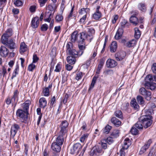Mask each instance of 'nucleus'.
<instances>
[{"label": "nucleus", "mask_w": 156, "mask_h": 156, "mask_svg": "<svg viewBox=\"0 0 156 156\" xmlns=\"http://www.w3.org/2000/svg\"><path fill=\"white\" fill-rule=\"evenodd\" d=\"M144 111L146 115L141 116L140 119L145 128L150 126L152 123L151 115L153 114V110L151 109L147 110H144Z\"/></svg>", "instance_id": "1"}, {"label": "nucleus", "mask_w": 156, "mask_h": 156, "mask_svg": "<svg viewBox=\"0 0 156 156\" xmlns=\"http://www.w3.org/2000/svg\"><path fill=\"white\" fill-rule=\"evenodd\" d=\"M87 31H84L80 33L79 35L80 41V42H83V40L85 41H87L89 42H90L93 38V35L94 34L95 30L94 28L91 27H88L87 29Z\"/></svg>", "instance_id": "2"}, {"label": "nucleus", "mask_w": 156, "mask_h": 156, "mask_svg": "<svg viewBox=\"0 0 156 156\" xmlns=\"http://www.w3.org/2000/svg\"><path fill=\"white\" fill-rule=\"evenodd\" d=\"M2 43L10 50H14L16 48L17 44L16 40L13 38L4 40L1 41Z\"/></svg>", "instance_id": "3"}, {"label": "nucleus", "mask_w": 156, "mask_h": 156, "mask_svg": "<svg viewBox=\"0 0 156 156\" xmlns=\"http://www.w3.org/2000/svg\"><path fill=\"white\" fill-rule=\"evenodd\" d=\"M73 44L71 42H69L66 45L67 52L73 57H78L79 56V52L72 47Z\"/></svg>", "instance_id": "4"}, {"label": "nucleus", "mask_w": 156, "mask_h": 156, "mask_svg": "<svg viewBox=\"0 0 156 156\" xmlns=\"http://www.w3.org/2000/svg\"><path fill=\"white\" fill-rule=\"evenodd\" d=\"M29 114L28 111H25L21 109H18L16 112V115L19 119L26 120L28 118Z\"/></svg>", "instance_id": "5"}, {"label": "nucleus", "mask_w": 156, "mask_h": 156, "mask_svg": "<svg viewBox=\"0 0 156 156\" xmlns=\"http://www.w3.org/2000/svg\"><path fill=\"white\" fill-rule=\"evenodd\" d=\"M130 144L129 139L126 138L124 140V144L122 146V148L120 150V156H125V152H124V150L127 149Z\"/></svg>", "instance_id": "6"}, {"label": "nucleus", "mask_w": 156, "mask_h": 156, "mask_svg": "<svg viewBox=\"0 0 156 156\" xmlns=\"http://www.w3.org/2000/svg\"><path fill=\"white\" fill-rule=\"evenodd\" d=\"M80 33L77 34L76 31H74L71 34L70 41L72 42H75L76 41H77L78 42L79 44H85L84 40H83V42H80V39L79 35Z\"/></svg>", "instance_id": "7"}, {"label": "nucleus", "mask_w": 156, "mask_h": 156, "mask_svg": "<svg viewBox=\"0 0 156 156\" xmlns=\"http://www.w3.org/2000/svg\"><path fill=\"white\" fill-rule=\"evenodd\" d=\"M104 152L102 149L98 146L94 147L90 152V155L91 156H98L102 154Z\"/></svg>", "instance_id": "8"}, {"label": "nucleus", "mask_w": 156, "mask_h": 156, "mask_svg": "<svg viewBox=\"0 0 156 156\" xmlns=\"http://www.w3.org/2000/svg\"><path fill=\"white\" fill-rule=\"evenodd\" d=\"M13 34L12 29H7L2 35L1 38V41L8 39V38L11 36Z\"/></svg>", "instance_id": "9"}, {"label": "nucleus", "mask_w": 156, "mask_h": 156, "mask_svg": "<svg viewBox=\"0 0 156 156\" xmlns=\"http://www.w3.org/2000/svg\"><path fill=\"white\" fill-rule=\"evenodd\" d=\"M66 136L67 134L62 133H60L59 132L58 136L54 142L62 146L64 142V138L65 137H66Z\"/></svg>", "instance_id": "10"}, {"label": "nucleus", "mask_w": 156, "mask_h": 156, "mask_svg": "<svg viewBox=\"0 0 156 156\" xmlns=\"http://www.w3.org/2000/svg\"><path fill=\"white\" fill-rule=\"evenodd\" d=\"M20 128L19 125L16 124L14 123L11 126L10 133L11 136L12 138L14 137Z\"/></svg>", "instance_id": "11"}, {"label": "nucleus", "mask_w": 156, "mask_h": 156, "mask_svg": "<svg viewBox=\"0 0 156 156\" xmlns=\"http://www.w3.org/2000/svg\"><path fill=\"white\" fill-rule=\"evenodd\" d=\"M82 147V146L79 143L74 144L73 147L70 149V153L72 154L76 153H78L79 150Z\"/></svg>", "instance_id": "12"}, {"label": "nucleus", "mask_w": 156, "mask_h": 156, "mask_svg": "<svg viewBox=\"0 0 156 156\" xmlns=\"http://www.w3.org/2000/svg\"><path fill=\"white\" fill-rule=\"evenodd\" d=\"M69 124L66 121H64L62 122V126L61 127V129L59 132L67 134V128Z\"/></svg>", "instance_id": "13"}, {"label": "nucleus", "mask_w": 156, "mask_h": 156, "mask_svg": "<svg viewBox=\"0 0 156 156\" xmlns=\"http://www.w3.org/2000/svg\"><path fill=\"white\" fill-rule=\"evenodd\" d=\"M18 90H16L14 92L13 96L11 98L12 105L14 108L15 107L18 101Z\"/></svg>", "instance_id": "14"}, {"label": "nucleus", "mask_w": 156, "mask_h": 156, "mask_svg": "<svg viewBox=\"0 0 156 156\" xmlns=\"http://www.w3.org/2000/svg\"><path fill=\"white\" fill-rule=\"evenodd\" d=\"M9 53V50L5 47L1 46L0 48V55L3 57H6Z\"/></svg>", "instance_id": "15"}, {"label": "nucleus", "mask_w": 156, "mask_h": 156, "mask_svg": "<svg viewBox=\"0 0 156 156\" xmlns=\"http://www.w3.org/2000/svg\"><path fill=\"white\" fill-rule=\"evenodd\" d=\"M61 146L54 142L51 144V148L52 151L55 152H59L61 149Z\"/></svg>", "instance_id": "16"}, {"label": "nucleus", "mask_w": 156, "mask_h": 156, "mask_svg": "<svg viewBox=\"0 0 156 156\" xmlns=\"http://www.w3.org/2000/svg\"><path fill=\"white\" fill-rule=\"evenodd\" d=\"M151 142V139L149 140L147 144H146L141 147L139 152V154H143L146 151V150L149 148Z\"/></svg>", "instance_id": "17"}, {"label": "nucleus", "mask_w": 156, "mask_h": 156, "mask_svg": "<svg viewBox=\"0 0 156 156\" xmlns=\"http://www.w3.org/2000/svg\"><path fill=\"white\" fill-rule=\"evenodd\" d=\"M117 64L116 62L114 60L109 58L106 61V65L108 67L113 68L115 67Z\"/></svg>", "instance_id": "18"}, {"label": "nucleus", "mask_w": 156, "mask_h": 156, "mask_svg": "<svg viewBox=\"0 0 156 156\" xmlns=\"http://www.w3.org/2000/svg\"><path fill=\"white\" fill-rule=\"evenodd\" d=\"M39 22V18L37 17H35L33 18L31 22V27L34 28L37 27Z\"/></svg>", "instance_id": "19"}, {"label": "nucleus", "mask_w": 156, "mask_h": 156, "mask_svg": "<svg viewBox=\"0 0 156 156\" xmlns=\"http://www.w3.org/2000/svg\"><path fill=\"white\" fill-rule=\"evenodd\" d=\"M130 105L133 109L136 111H138L139 110L140 106L137 104L135 98H133L130 102Z\"/></svg>", "instance_id": "20"}, {"label": "nucleus", "mask_w": 156, "mask_h": 156, "mask_svg": "<svg viewBox=\"0 0 156 156\" xmlns=\"http://www.w3.org/2000/svg\"><path fill=\"white\" fill-rule=\"evenodd\" d=\"M64 7L63 6L61 7V14L57 13L55 18V20L57 22H59L63 20V17L62 16V14L64 10Z\"/></svg>", "instance_id": "21"}, {"label": "nucleus", "mask_w": 156, "mask_h": 156, "mask_svg": "<svg viewBox=\"0 0 156 156\" xmlns=\"http://www.w3.org/2000/svg\"><path fill=\"white\" fill-rule=\"evenodd\" d=\"M144 86L146 88L151 90H154L156 88V84L152 82L145 83Z\"/></svg>", "instance_id": "22"}, {"label": "nucleus", "mask_w": 156, "mask_h": 156, "mask_svg": "<svg viewBox=\"0 0 156 156\" xmlns=\"http://www.w3.org/2000/svg\"><path fill=\"white\" fill-rule=\"evenodd\" d=\"M39 107L44 108L46 106L47 102L44 98H41L39 101Z\"/></svg>", "instance_id": "23"}, {"label": "nucleus", "mask_w": 156, "mask_h": 156, "mask_svg": "<svg viewBox=\"0 0 156 156\" xmlns=\"http://www.w3.org/2000/svg\"><path fill=\"white\" fill-rule=\"evenodd\" d=\"M90 9L88 8H82L79 11V14L80 16H88Z\"/></svg>", "instance_id": "24"}, {"label": "nucleus", "mask_w": 156, "mask_h": 156, "mask_svg": "<svg viewBox=\"0 0 156 156\" xmlns=\"http://www.w3.org/2000/svg\"><path fill=\"white\" fill-rule=\"evenodd\" d=\"M138 9L143 12H145L147 10V7L144 3L140 2L137 5Z\"/></svg>", "instance_id": "25"}, {"label": "nucleus", "mask_w": 156, "mask_h": 156, "mask_svg": "<svg viewBox=\"0 0 156 156\" xmlns=\"http://www.w3.org/2000/svg\"><path fill=\"white\" fill-rule=\"evenodd\" d=\"M102 16V14L99 10L96 9V12L93 14V17L95 20H97L100 19Z\"/></svg>", "instance_id": "26"}, {"label": "nucleus", "mask_w": 156, "mask_h": 156, "mask_svg": "<svg viewBox=\"0 0 156 156\" xmlns=\"http://www.w3.org/2000/svg\"><path fill=\"white\" fill-rule=\"evenodd\" d=\"M111 122L117 127L120 126L121 124V122L119 119L115 117H112V118Z\"/></svg>", "instance_id": "27"}, {"label": "nucleus", "mask_w": 156, "mask_h": 156, "mask_svg": "<svg viewBox=\"0 0 156 156\" xmlns=\"http://www.w3.org/2000/svg\"><path fill=\"white\" fill-rule=\"evenodd\" d=\"M130 22L133 25L136 26L139 23L137 18L135 16H132L129 19Z\"/></svg>", "instance_id": "28"}, {"label": "nucleus", "mask_w": 156, "mask_h": 156, "mask_svg": "<svg viewBox=\"0 0 156 156\" xmlns=\"http://www.w3.org/2000/svg\"><path fill=\"white\" fill-rule=\"evenodd\" d=\"M27 49V46L24 42L21 43L20 45V52L22 54L26 51Z\"/></svg>", "instance_id": "29"}, {"label": "nucleus", "mask_w": 156, "mask_h": 156, "mask_svg": "<svg viewBox=\"0 0 156 156\" xmlns=\"http://www.w3.org/2000/svg\"><path fill=\"white\" fill-rule=\"evenodd\" d=\"M117 43L115 41H113L110 46V51L112 52H115L117 48Z\"/></svg>", "instance_id": "30"}, {"label": "nucleus", "mask_w": 156, "mask_h": 156, "mask_svg": "<svg viewBox=\"0 0 156 156\" xmlns=\"http://www.w3.org/2000/svg\"><path fill=\"white\" fill-rule=\"evenodd\" d=\"M76 57H73L72 56H69L67 58V62L71 64H74L75 63Z\"/></svg>", "instance_id": "31"}, {"label": "nucleus", "mask_w": 156, "mask_h": 156, "mask_svg": "<svg viewBox=\"0 0 156 156\" xmlns=\"http://www.w3.org/2000/svg\"><path fill=\"white\" fill-rule=\"evenodd\" d=\"M123 32V29H119L115 36V39L116 40L119 39L122 36Z\"/></svg>", "instance_id": "32"}, {"label": "nucleus", "mask_w": 156, "mask_h": 156, "mask_svg": "<svg viewBox=\"0 0 156 156\" xmlns=\"http://www.w3.org/2000/svg\"><path fill=\"white\" fill-rule=\"evenodd\" d=\"M129 25V23L126 20H123L120 22V28L119 29H122L126 27H127Z\"/></svg>", "instance_id": "33"}, {"label": "nucleus", "mask_w": 156, "mask_h": 156, "mask_svg": "<svg viewBox=\"0 0 156 156\" xmlns=\"http://www.w3.org/2000/svg\"><path fill=\"white\" fill-rule=\"evenodd\" d=\"M102 1L101 0H96L93 3V5L96 7V9L99 10L101 7Z\"/></svg>", "instance_id": "34"}, {"label": "nucleus", "mask_w": 156, "mask_h": 156, "mask_svg": "<svg viewBox=\"0 0 156 156\" xmlns=\"http://www.w3.org/2000/svg\"><path fill=\"white\" fill-rule=\"evenodd\" d=\"M126 56V53L124 51H122L119 53V55L116 57V59L118 61H120L124 59Z\"/></svg>", "instance_id": "35"}, {"label": "nucleus", "mask_w": 156, "mask_h": 156, "mask_svg": "<svg viewBox=\"0 0 156 156\" xmlns=\"http://www.w3.org/2000/svg\"><path fill=\"white\" fill-rule=\"evenodd\" d=\"M136 44V41L134 39L127 42L126 43V45L127 47L130 48L134 46Z\"/></svg>", "instance_id": "36"}, {"label": "nucleus", "mask_w": 156, "mask_h": 156, "mask_svg": "<svg viewBox=\"0 0 156 156\" xmlns=\"http://www.w3.org/2000/svg\"><path fill=\"white\" fill-rule=\"evenodd\" d=\"M136 99L140 105H143L145 103L144 100L142 97L138 95L136 97Z\"/></svg>", "instance_id": "37"}, {"label": "nucleus", "mask_w": 156, "mask_h": 156, "mask_svg": "<svg viewBox=\"0 0 156 156\" xmlns=\"http://www.w3.org/2000/svg\"><path fill=\"white\" fill-rule=\"evenodd\" d=\"M115 115L117 117L122 119L123 116L122 113L121 111L120 110H117L115 112Z\"/></svg>", "instance_id": "38"}, {"label": "nucleus", "mask_w": 156, "mask_h": 156, "mask_svg": "<svg viewBox=\"0 0 156 156\" xmlns=\"http://www.w3.org/2000/svg\"><path fill=\"white\" fill-rule=\"evenodd\" d=\"M145 99L147 100H150L151 98V92L147 90L144 95H143Z\"/></svg>", "instance_id": "39"}, {"label": "nucleus", "mask_w": 156, "mask_h": 156, "mask_svg": "<svg viewBox=\"0 0 156 156\" xmlns=\"http://www.w3.org/2000/svg\"><path fill=\"white\" fill-rule=\"evenodd\" d=\"M135 34L134 36L135 38L138 39L139 38L141 35V33L140 30L138 28H135L134 29Z\"/></svg>", "instance_id": "40"}, {"label": "nucleus", "mask_w": 156, "mask_h": 156, "mask_svg": "<svg viewBox=\"0 0 156 156\" xmlns=\"http://www.w3.org/2000/svg\"><path fill=\"white\" fill-rule=\"evenodd\" d=\"M145 83H151V81H153V76L150 74L147 75L145 78Z\"/></svg>", "instance_id": "41"}, {"label": "nucleus", "mask_w": 156, "mask_h": 156, "mask_svg": "<svg viewBox=\"0 0 156 156\" xmlns=\"http://www.w3.org/2000/svg\"><path fill=\"white\" fill-rule=\"evenodd\" d=\"M119 131L117 130H114L112 133L111 136L112 138H116L119 136Z\"/></svg>", "instance_id": "42"}, {"label": "nucleus", "mask_w": 156, "mask_h": 156, "mask_svg": "<svg viewBox=\"0 0 156 156\" xmlns=\"http://www.w3.org/2000/svg\"><path fill=\"white\" fill-rule=\"evenodd\" d=\"M112 126L109 125H107L103 129V132L106 134L108 133L112 129Z\"/></svg>", "instance_id": "43"}, {"label": "nucleus", "mask_w": 156, "mask_h": 156, "mask_svg": "<svg viewBox=\"0 0 156 156\" xmlns=\"http://www.w3.org/2000/svg\"><path fill=\"white\" fill-rule=\"evenodd\" d=\"M83 76V73L81 72H78L75 76V79L77 80H79L81 79Z\"/></svg>", "instance_id": "44"}, {"label": "nucleus", "mask_w": 156, "mask_h": 156, "mask_svg": "<svg viewBox=\"0 0 156 156\" xmlns=\"http://www.w3.org/2000/svg\"><path fill=\"white\" fill-rule=\"evenodd\" d=\"M85 46L83 45H79V51L78 52L79 54V56H81L83 53V51L85 49Z\"/></svg>", "instance_id": "45"}, {"label": "nucleus", "mask_w": 156, "mask_h": 156, "mask_svg": "<svg viewBox=\"0 0 156 156\" xmlns=\"http://www.w3.org/2000/svg\"><path fill=\"white\" fill-rule=\"evenodd\" d=\"M98 77H96V76H94L92 81V82L90 85V87L89 88V90H90V89H92L94 85V84L95 83L96 80H97V79L98 78Z\"/></svg>", "instance_id": "46"}, {"label": "nucleus", "mask_w": 156, "mask_h": 156, "mask_svg": "<svg viewBox=\"0 0 156 156\" xmlns=\"http://www.w3.org/2000/svg\"><path fill=\"white\" fill-rule=\"evenodd\" d=\"M138 130L134 126L132 127L130 130L131 133L134 135H136L138 134Z\"/></svg>", "instance_id": "47"}, {"label": "nucleus", "mask_w": 156, "mask_h": 156, "mask_svg": "<svg viewBox=\"0 0 156 156\" xmlns=\"http://www.w3.org/2000/svg\"><path fill=\"white\" fill-rule=\"evenodd\" d=\"M36 68V66L34 64V63L32 62L28 66V70L29 71L32 72Z\"/></svg>", "instance_id": "48"}, {"label": "nucleus", "mask_w": 156, "mask_h": 156, "mask_svg": "<svg viewBox=\"0 0 156 156\" xmlns=\"http://www.w3.org/2000/svg\"><path fill=\"white\" fill-rule=\"evenodd\" d=\"M129 106V103L128 102H126L122 104L121 108L122 110H126L127 109Z\"/></svg>", "instance_id": "49"}, {"label": "nucleus", "mask_w": 156, "mask_h": 156, "mask_svg": "<svg viewBox=\"0 0 156 156\" xmlns=\"http://www.w3.org/2000/svg\"><path fill=\"white\" fill-rule=\"evenodd\" d=\"M141 121L138 122L134 126L136 128L139 129H142L143 128V125L141 123Z\"/></svg>", "instance_id": "50"}, {"label": "nucleus", "mask_w": 156, "mask_h": 156, "mask_svg": "<svg viewBox=\"0 0 156 156\" xmlns=\"http://www.w3.org/2000/svg\"><path fill=\"white\" fill-rule=\"evenodd\" d=\"M101 142V147L104 149H106L107 147V144L106 139L102 140Z\"/></svg>", "instance_id": "51"}, {"label": "nucleus", "mask_w": 156, "mask_h": 156, "mask_svg": "<svg viewBox=\"0 0 156 156\" xmlns=\"http://www.w3.org/2000/svg\"><path fill=\"white\" fill-rule=\"evenodd\" d=\"M88 136V134H83L80 139V141L81 142H84L87 138Z\"/></svg>", "instance_id": "52"}, {"label": "nucleus", "mask_w": 156, "mask_h": 156, "mask_svg": "<svg viewBox=\"0 0 156 156\" xmlns=\"http://www.w3.org/2000/svg\"><path fill=\"white\" fill-rule=\"evenodd\" d=\"M13 3L17 6H20L22 5V2L20 0H14Z\"/></svg>", "instance_id": "53"}, {"label": "nucleus", "mask_w": 156, "mask_h": 156, "mask_svg": "<svg viewBox=\"0 0 156 156\" xmlns=\"http://www.w3.org/2000/svg\"><path fill=\"white\" fill-rule=\"evenodd\" d=\"M49 89L45 87L43 90V95L45 96H48L49 95Z\"/></svg>", "instance_id": "54"}, {"label": "nucleus", "mask_w": 156, "mask_h": 156, "mask_svg": "<svg viewBox=\"0 0 156 156\" xmlns=\"http://www.w3.org/2000/svg\"><path fill=\"white\" fill-rule=\"evenodd\" d=\"M29 105L23 103L21 105V107L22 108L23 111H28L29 110Z\"/></svg>", "instance_id": "55"}, {"label": "nucleus", "mask_w": 156, "mask_h": 156, "mask_svg": "<svg viewBox=\"0 0 156 156\" xmlns=\"http://www.w3.org/2000/svg\"><path fill=\"white\" fill-rule=\"evenodd\" d=\"M7 0H0V9L3 8L6 5Z\"/></svg>", "instance_id": "56"}, {"label": "nucleus", "mask_w": 156, "mask_h": 156, "mask_svg": "<svg viewBox=\"0 0 156 156\" xmlns=\"http://www.w3.org/2000/svg\"><path fill=\"white\" fill-rule=\"evenodd\" d=\"M38 2L41 7L44 6L48 1V0H38Z\"/></svg>", "instance_id": "57"}, {"label": "nucleus", "mask_w": 156, "mask_h": 156, "mask_svg": "<svg viewBox=\"0 0 156 156\" xmlns=\"http://www.w3.org/2000/svg\"><path fill=\"white\" fill-rule=\"evenodd\" d=\"M62 65L58 63L56 66L55 69L54 71L55 72H58L60 71Z\"/></svg>", "instance_id": "58"}, {"label": "nucleus", "mask_w": 156, "mask_h": 156, "mask_svg": "<svg viewBox=\"0 0 156 156\" xmlns=\"http://www.w3.org/2000/svg\"><path fill=\"white\" fill-rule=\"evenodd\" d=\"M73 10H74V7H73L71 9V11H70V12L69 14V15H68V17L66 18L67 20H70V19L72 18V17L73 16Z\"/></svg>", "instance_id": "59"}, {"label": "nucleus", "mask_w": 156, "mask_h": 156, "mask_svg": "<svg viewBox=\"0 0 156 156\" xmlns=\"http://www.w3.org/2000/svg\"><path fill=\"white\" fill-rule=\"evenodd\" d=\"M39 58L37 56L36 54H34L33 57V63H37L39 60Z\"/></svg>", "instance_id": "60"}, {"label": "nucleus", "mask_w": 156, "mask_h": 156, "mask_svg": "<svg viewBox=\"0 0 156 156\" xmlns=\"http://www.w3.org/2000/svg\"><path fill=\"white\" fill-rule=\"evenodd\" d=\"M48 27V25L46 24H44L41 26V29L42 31H46L47 30Z\"/></svg>", "instance_id": "61"}, {"label": "nucleus", "mask_w": 156, "mask_h": 156, "mask_svg": "<svg viewBox=\"0 0 156 156\" xmlns=\"http://www.w3.org/2000/svg\"><path fill=\"white\" fill-rule=\"evenodd\" d=\"M146 91L147 90L144 88L142 87L139 90V92L140 94L143 96V95L145 94V92H146Z\"/></svg>", "instance_id": "62"}, {"label": "nucleus", "mask_w": 156, "mask_h": 156, "mask_svg": "<svg viewBox=\"0 0 156 156\" xmlns=\"http://www.w3.org/2000/svg\"><path fill=\"white\" fill-rule=\"evenodd\" d=\"M55 96H53L52 98L50 100V107L53 106V105L55 103Z\"/></svg>", "instance_id": "63"}, {"label": "nucleus", "mask_w": 156, "mask_h": 156, "mask_svg": "<svg viewBox=\"0 0 156 156\" xmlns=\"http://www.w3.org/2000/svg\"><path fill=\"white\" fill-rule=\"evenodd\" d=\"M82 17L80 20V22L81 23L83 24L84 23L88 16H81Z\"/></svg>", "instance_id": "64"}]
</instances>
